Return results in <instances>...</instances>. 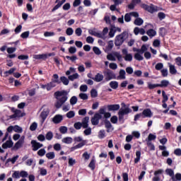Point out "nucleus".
<instances>
[{"instance_id":"f257e3e1","label":"nucleus","mask_w":181,"mask_h":181,"mask_svg":"<svg viewBox=\"0 0 181 181\" xmlns=\"http://www.w3.org/2000/svg\"><path fill=\"white\" fill-rule=\"evenodd\" d=\"M68 93L66 90H58L54 93L55 98L57 101L55 103V107L59 109L61 108L62 105L69 100Z\"/></svg>"},{"instance_id":"f03ea898","label":"nucleus","mask_w":181,"mask_h":181,"mask_svg":"<svg viewBox=\"0 0 181 181\" xmlns=\"http://www.w3.org/2000/svg\"><path fill=\"white\" fill-rule=\"evenodd\" d=\"M88 121H90V117L86 116L82 119V122H75L74 124V128L77 130L81 129V127L88 128Z\"/></svg>"},{"instance_id":"7ed1b4c3","label":"nucleus","mask_w":181,"mask_h":181,"mask_svg":"<svg viewBox=\"0 0 181 181\" xmlns=\"http://www.w3.org/2000/svg\"><path fill=\"white\" fill-rule=\"evenodd\" d=\"M166 175L171 177L172 181H181V173H177L175 175V171L172 168H167L165 170Z\"/></svg>"},{"instance_id":"20e7f679","label":"nucleus","mask_w":181,"mask_h":181,"mask_svg":"<svg viewBox=\"0 0 181 181\" xmlns=\"http://www.w3.org/2000/svg\"><path fill=\"white\" fill-rule=\"evenodd\" d=\"M128 35L127 31H124L120 35L116 36L115 40V45L117 47L122 46L124 42H125V37Z\"/></svg>"},{"instance_id":"39448f33","label":"nucleus","mask_w":181,"mask_h":181,"mask_svg":"<svg viewBox=\"0 0 181 181\" xmlns=\"http://www.w3.org/2000/svg\"><path fill=\"white\" fill-rule=\"evenodd\" d=\"M152 117V111L151 109H145L141 113L136 114L134 116V121H138L139 118H151Z\"/></svg>"},{"instance_id":"423d86ee","label":"nucleus","mask_w":181,"mask_h":181,"mask_svg":"<svg viewBox=\"0 0 181 181\" xmlns=\"http://www.w3.org/2000/svg\"><path fill=\"white\" fill-rule=\"evenodd\" d=\"M53 83H57V84H60V83H63L64 86H69V83H70V79L67 78L66 76H61L60 81L59 80V75L57 74H54L53 75Z\"/></svg>"},{"instance_id":"0eeeda50","label":"nucleus","mask_w":181,"mask_h":181,"mask_svg":"<svg viewBox=\"0 0 181 181\" xmlns=\"http://www.w3.org/2000/svg\"><path fill=\"white\" fill-rule=\"evenodd\" d=\"M137 53L134 54V59L136 60H138L139 62H142L144 60V57L141 54H142L144 52H147L148 47L146 45H143L139 49H136Z\"/></svg>"},{"instance_id":"6e6552de","label":"nucleus","mask_w":181,"mask_h":181,"mask_svg":"<svg viewBox=\"0 0 181 181\" xmlns=\"http://www.w3.org/2000/svg\"><path fill=\"white\" fill-rule=\"evenodd\" d=\"M141 8H142V9H144V11L149 12L150 13H155V12H158V6L153 4H151L149 6L148 4H142L141 5Z\"/></svg>"},{"instance_id":"1a4fd4ad","label":"nucleus","mask_w":181,"mask_h":181,"mask_svg":"<svg viewBox=\"0 0 181 181\" xmlns=\"http://www.w3.org/2000/svg\"><path fill=\"white\" fill-rule=\"evenodd\" d=\"M115 57H117L118 62H122V55L118 52H115L113 55L112 54H108L107 55V60H110V62H115L117 60Z\"/></svg>"},{"instance_id":"9d476101","label":"nucleus","mask_w":181,"mask_h":181,"mask_svg":"<svg viewBox=\"0 0 181 181\" xmlns=\"http://www.w3.org/2000/svg\"><path fill=\"white\" fill-rule=\"evenodd\" d=\"M30 144L32 146V150L34 152H36V151H39L40 148H43V144L37 142L36 140H32Z\"/></svg>"},{"instance_id":"9b49d317","label":"nucleus","mask_w":181,"mask_h":181,"mask_svg":"<svg viewBox=\"0 0 181 181\" xmlns=\"http://www.w3.org/2000/svg\"><path fill=\"white\" fill-rule=\"evenodd\" d=\"M103 74L105 76L106 81H110V80L115 78V74H114V72L110 69H107L106 71H104Z\"/></svg>"},{"instance_id":"f8f14e48","label":"nucleus","mask_w":181,"mask_h":181,"mask_svg":"<svg viewBox=\"0 0 181 181\" xmlns=\"http://www.w3.org/2000/svg\"><path fill=\"white\" fill-rule=\"evenodd\" d=\"M103 119V115L98 113H95L93 117L91 119L92 125H98L100 124V119Z\"/></svg>"},{"instance_id":"ddd939ff","label":"nucleus","mask_w":181,"mask_h":181,"mask_svg":"<svg viewBox=\"0 0 181 181\" xmlns=\"http://www.w3.org/2000/svg\"><path fill=\"white\" fill-rule=\"evenodd\" d=\"M112 1L114 2V4L110 6V11H112V12L115 11L117 12H119V10L117 8V6H118L119 5H121L122 2H124V0H112Z\"/></svg>"},{"instance_id":"4468645a","label":"nucleus","mask_w":181,"mask_h":181,"mask_svg":"<svg viewBox=\"0 0 181 181\" xmlns=\"http://www.w3.org/2000/svg\"><path fill=\"white\" fill-rule=\"evenodd\" d=\"M23 142H25V136H22L21 139L15 144L12 148V151H18V149L22 148Z\"/></svg>"},{"instance_id":"2eb2a0df","label":"nucleus","mask_w":181,"mask_h":181,"mask_svg":"<svg viewBox=\"0 0 181 181\" xmlns=\"http://www.w3.org/2000/svg\"><path fill=\"white\" fill-rule=\"evenodd\" d=\"M107 110V106H103V107H101L99 110L98 112L99 114H100L101 115H104V118H105L106 119L108 118L111 117V113L110 112H105V110Z\"/></svg>"},{"instance_id":"dca6fc26","label":"nucleus","mask_w":181,"mask_h":181,"mask_svg":"<svg viewBox=\"0 0 181 181\" xmlns=\"http://www.w3.org/2000/svg\"><path fill=\"white\" fill-rule=\"evenodd\" d=\"M105 127L107 129V132L108 133L112 132V131H114V127H112V124H111V122L107 119L105 120Z\"/></svg>"},{"instance_id":"f3484780","label":"nucleus","mask_w":181,"mask_h":181,"mask_svg":"<svg viewBox=\"0 0 181 181\" xmlns=\"http://www.w3.org/2000/svg\"><path fill=\"white\" fill-rule=\"evenodd\" d=\"M118 112L120 113L121 115H128V114L132 112V110L129 108V107H127L124 109L121 108Z\"/></svg>"},{"instance_id":"a211bd4d","label":"nucleus","mask_w":181,"mask_h":181,"mask_svg":"<svg viewBox=\"0 0 181 181\" xmlns=\"http://www.w3.org/2000/svg\"><path fill=\"white\" fill-rule=\"evenodd\" d=\"M63 121V116L62 115H56L53 118H52V122L54 124H60Z\"/></svg>"},{"instance_id":"6ab92c4d","label":"nucleus","mask_w":181,"mask_h":181,"mask_svg":"<svg viewBox=\"0 0 181 181\" xmlns=\"http://www.w3.org/2000/svg\"><path fill=\"white\" fill-rule=\"evenodd\" d=\"M1 146L3 149H8V148H12V146H13V141H12L10 138V139L3 144Z\"/></svg>"},{"instance_id":"aec40b11","label":"nucleus","mask_w":181,"mask_h":181,"mask_svg":"<svg viewBox=\"0 0 181 181\" xmlns=\"http://www.w3.org/2000/svg\"><path fill=\"white\" fill-rule=\"evenodd\" d=\"M106 108H107L108 111H118L119 110V105H108L106 106Z\"/></svg>"},{"instance_id":"412c9836","label":"nucleus","mask_w":181,"mask_h":181,"mask_svg":"<svg viewBox=\"0 0 181 181\" xmlns=\"http://www.w3.org/2000/svg\"><path fill=\"white\" fill-rule=\"evenodd\" d=\"M92 80H94V81H96V83H100L104 80V75L98 73L94 78H92Z\"/></svg>"},{"instance_id":"4be33fe9","label":"nucleus","mask_w":181,"mask_h":181,"mask_svg":"<svg viewBox=\"0 0 181 181\" xmlns=\"http://www.w3.org/2000/svg\"><path fill=\"white\" fill-rule=\"evenodd\" d=\"M49 115V110H44L41 114H40V117L42 119V124H43V122H45V121H46V118H47V116Z\"/></svg>"},{"instance_id":"5701e85b","label":"nucleus","mask_w":181,"mask_h":181,"mask_svg":"<svg viewBox=\"0 0 181 181\" xmlns=\"http://www.w3.org/2000/svg\"><path fill=\"white\" fill-rule=\"evenodd\" d=\"M86 144H87V141H83V142L78 144L75 146L71 147V151H76V149H80V148H83V146H84Z\"/></svg>"},{"instance_id":"b1692460","label":"nucleus","mask_w":181,"mask_h":181,"mask_svg":"<svg viewBox=\"0 0 181 181\" xmlns=\"http://www.w3.org/2000/svg\"><path fill=\"white\" fill-rule=\"evenodd\" d=\"M33 59H35V60H46L47 59V54H36L33 56Z\"/></svg>"},{"instance_id":"393cba45","label":"nucleus","mask_w":181,"mask_h":181,"mask_svg":"<svg viewBox=\"0 0 181 181\" xmlns=\"http://www.w3.org/2000/svg\"><path fill=\"white\" fill-rule=\"evenodd\" d=\"M126 74H127V72H125V70L120 69V71L119 72V76L117 77V78H119L120 80H125Z\"/></svg>"},{"instance_id":"a878e982","label":"nucleus","mask_w":181,"mask_h":181,"mask_svg":"<svg viewBox=\"0 0 181 181\" xmlns=\"http://www.w3.org/2000/svg\"><path fill=\"white\" fill-rule=\"evenodd\" d=\"M146 35H148L149 37H153L154 36H156V30L151 28L146 31Z\"/></svg>"},{"instance_id":"bb28decb","label":"nucleus","mask_w":181,"mask_h":181,"mask_svg":"<svg viewBox=\"0 0 181 181\" xmlns=\"http://www.w3.org/2000/svg\"><path fill=\"white\" fill-rule=\"evenodd\" d=\"M168 86H169V81L168 80H163L160 81V83H158V87H160L161 88H165Z\"/></svg>"},{"instance_id":"cd10ccee","label":"nucleus","mask_w":181,"mask_h":181,"mask_svg":"<svg viewBox=\"0 0 181 181\" xmlns=\"http://www.w3.org/2000/svg\"><path fill=\"white\" fill-rule=\"evenodd\" d=\"M110 87L113 90H117L118 88V82L117 81H112L109 83Z\"/></svg>"},{"instance_id":"c85d7f7f","label":"nucleus","mask_w":181,"mask_h":181,"mask_svg":"<svg viewBox=\"0 0 181 181\" xmlns=\"http://www.w3.org/2000/svg\"><path fill=\"white\" fill-rule=\"evenodd\" d=\"M134 25H136V26H141V25L144 24V20L141 18H137L134 20Z\"/></svg>"},{"instance_id":"c756f323","label":"nucleus","mask_w":181,"mask_h":181,"mask_svg":"<svg viewBox=\"0 0 181 181\" xmlns=\"http://www.w3.org/2000/svg\"><path fill=\"white\" fill-rule=\"evenodd\" d=\"M98 136L99 139H104V138H105L107 136V135H105V130H104V129L100 130L98 132Z\"/></svg>"},{"instance_id":"7c9ffc66","label":"nucleus","mask_w":181,"mask_h":181,"mask_svg":"<svg viewBox=\"0 0 181 181\" xmlns=\"http://www.w3.org/2000/svg\"><path fill=\"white\" fill-rule=\"evenodd\" d=\"M169 70H170V74L175 75L177 73V70H176V68L175 67V65L170 64L169 66Z\"/></svg>"},{"instance_id":"2f4dec72","label":"nucleus","mask_w":181,"mask_h":181,"mask_svg":"<svg viewBox=\"0 0 181 181\" xmlns=\"http://www.w3.org/2000/svg\"><path fill=\"white\" fill-rule=\"evenodd\" d=\"M19 158V156H16L14 157H13L12 158H8L6 161V163H9V162H11V163H15V162H16V160H18V159Z\"/></svg>"},{"instance_id":"473e14b6","label":"nucleus","mask_w":181,"mask_h":181,"mask_svg":"<svg viewBox=\"0 0 181 181\" xmlns=\"http://www.w3.org/2000/svg\"><path fill=\"white\" fill-rule=\"evenodd\" d=\"M147 84L148 90H153L154 88H156V87H159V83H151V82H148Z\"/></svg>"},{"instance_id":"72a5a7b5","label":"nucleus","mask_w":181,"mask_h":181,"mask_svg":"<svg viewBox=\"0 0 181 181\" xmlns=\"http://www.w3.org/2000/svg\"><path fill=\"white\" fill-rule=\"evenodd\" d=\"M62 142L64 144H71L73 142V138H71V137H64L62 139Z\"/></svg>"},{"instance_id":"f704fd0d","label":"nucleus","mask_w":181,"mask_h":181,"mask_svg":"<svg viewBox=\"0 0 181 181\" xmlns=\"http://www.w3.org/2000/svg\"><path fill=\"white\" fill-rule=\"evenodd\" d=\"M78 74L75 73L73 75L69 76L68 78L70 80V81H74V80H76V78H78Z\"/></svg>"},{"instance_id":"c9c22d12","label":"nucleus","mask_w":181,"mask_h":181,"mask_svg":"<svg viewBox=\"0 0 181 181\" xmlns=\"http://www.w3.org/2000/svg\"><path fill=\"white\" fill-rule=\"evenodd\" d=\"M13 131L14 132H17L18 134H22V132H23V129L18 125H15Z\"/></svg>"},{"instance_id":"e433bc0d","label":"nucleus","mask_w":181,"mask_h":181,"mask_svg":"<svg viewBox=\"0 0 181 181\" xmlns=\"http://www.w3.org/2000/svg\"><path fill=\"white\" fill-rule=\"evenodd\" d=\"M13 179H19L21 177V172L19 170L14 171L12 174Z\"/></svg>"},{"instance_id":"4c0bfd02","label":"nucleus","mask_w":181,"mask_h":181,"mask_svg":"<svg viewBox=\"0 0 181 181\" xmlns=\"http://www.w3.org/2000/svg\"><path fill=\"white\" fill-rule=\"evenodd\" d=\"M156 139V135L152 134L151 133L148 134L146 139L147 142H151V141H155Z\"/></svg>"},{"instance_id":"58836bf2","label":"nucleus","mask_w":181,"mask_h":181,"mask_svg":"<svg viewBox=\"0 0 181 181\" xmlns=\"http://www.w3.org/2000/svg\"><path fill=\"white\" fill-rule=\"evenodd\" d=\"M45 139L47 141H52V139H53V132H48L45 135Z\"/></svg>"},{"instance_id":"ea45409f","label":"nucleus","mask_w":181,"mask_h":181,"mask_svg":"<svg viewBox=\"0 0 181 181\" xmlns=\"http://www.w3.org/2000/svg\"><path fill=\"white\" fill-rule=\"evenodd\" d=\"M46 158H47V159H54V158H56V155L53 151L49 152L46 154Z\"/></svg>"},{"instance_id":"a19ab883","label":"nucleus","mask_w":181,"mask_h":181,"mask_svg":"<svg viewBox=\"0 0 181 181\" xmlns=\"http://www.w3.org/2000/svg\"><path fill=\"white\" fill-rule=\"evenodd\" d=\"M88 168H90L91 170H94L95 169V160H94V159L90 160L88 164Z\"/></svg>"},{"instance_id":"79ce46f5","label":"nucleus","mask_w":181,"mask_h":181,"mask_svg":"<svg viewBox=\"0 0 181 181\" xmlns=\"http://www.w3.org/2000/svg\"><path fill=\"white\" fill-rule=\"evenodd\" d=\"M90 97L92 98H95L96 97H98V93L97 92V90L92 89L90 90Z\"/></svg>"},{"instance_id":"37998d69","label":"nucleus","mask_w":181,"mask_h":181,"mask_svg":"<svg viewBox=\"0 0 181 181\" xmlns=\"http://www.w3.org/2000/svg\"><path fill=\"white\" fill-rule=\"evenodd\" d=\"M162 95H163L162 103H166L168 100H169V98L168 97V95H166V92H165V90H162Z\"/></svg>"},{"instance_id":"c03bdc74","label":"nucleus","mask_w":181,"mask_h":181,"mask_svg":"<svg viewBox=\"0 0 181 181\" xmlns=\"http://www.w3.org/2000/svg\"><path fill=\"white\" fill-rule=\"evenodd\" d=\"M53 148L57 151H62V145L59 143L54 144Z\"/></svg>"},{"instance_id":"a18cd8bd","label":"nucleus","mask_w":181,"mask_h":181,"mask_svg":"<svg viewBox=\"0 0 181 181\" xmlns=\"http://www.w3.org/2000/svg\"><path fill=\"white\" fill-rule=\"evenodd\" d=\"M84 129H85V130L83 131L84 135H86V136L91 135V131H92L91 127H88V126L87 128H84Z\"/></svg>"},{"instance_id":"49530a36","label":"nucleus","mask_w":181,"mask_h":181,"mask_svg":"<svg viewBox=\"0 0 181 181\" xmlns=\"http://www.w3.org/2000/svg\"><path fill=\"white\" fill-rule=\"evenodd\" d=\"M70 104H71V105H75V104H77V97L76 96H72L71 98Z\"/></svg>"},{"instance_id":"de8ad7c7","label":"nucleus","mask_w":181,"mask_h":181,"mask_svg":"<svg viewBox=\"0 0 181 181\" xmlns=\"http://www.w3.org/2000/svg\"><path fill=\"white\" fill-rule=\"evenodd\" d=\"M38 156H45L46 155V150L45 148H41L37 151Z\"/></svg>"},{"instance_id":"09e8293b","label":"nucleus","mask_w":181,"mask_h":181,"mask_svg":"<svg viewBox=\"0 0 181 181\" xmlns=\"http://www.w3.org/2000/svg\"><path fill=\"white\" fill-rule=\"evenodd\" d=\"M66 115L67 118H74L76 113L74 112V111L71 110V111L68 112Z\"/></svg>"},{"instance_id":"8fccbe9b","label":"nucleus","mask_w":181,"mask_h":181,"mask_svg":"<svg viewBox=\"0 0 181 181\" xmlns=\"http://www.w3.org/2000/svg\"><path fill=\"white\" fill-rule=\"evenodd\" d=\"M93 51L94 52L95 54H97L98 56H100V54H101V50H100V48H98V47H93Z\"/></svg>"},{"instance_id":"3c124183","label":"nucleus","mask_w":181,"mask_h":181,"mask_svg":"<svg viewBox=\"0 0 181 181\" xmlns=\"http://www.w3.org/2000/svg\"><path fill=\"white\" fill-rule=\"evenodd\" d=\"M62 1H59L57 3V5L54 6V7L52 9V12H54L56 11H57V9H59V8H61V6H62Z\"/></svg>"},{"instance_id":"603ef678","label":"nucleus","mask_w":181,"mask_h":181,"mask_svg":"<svg viewBox=\"0 0 181 181\" xmlns=\"http://www.w3.org/2000/svg\"><path fill=\"white\" fill-rule=\"evenodd\" d=\"M59 132H61V134H67V127H66V126L60 127Z\"/></svg>"},{"instance_id":"864d4df0","label":"nucleus","mask_w":181,"mask_h":181,"mask_svg":"<svg viewBox=\"0 0 181 181\" xmlns=\"http://www.w3.org/2000/svg\"><path fill=\"white\" fill-rule=\"evenodd\" d=\"M125 62H132V54H127L124 57Z\"/></svg>"},{"instance_id":"5fc2aeb1","label":"nucleus","mask_w":181,"mask_h":181,"mask_svg":"<svg viewBox=\"0 0 181 181\" xmlns=\"http://www.w3.org/2000/svg\"><path fill=\"white\" fill-rule=\"evenodd\" d=\"M158 17L160 19V21H163V19H165V18H166V14H165V13H163V12H159L158 13Z\"/></svg>"},{"instance_id":"6e6d98bb","label":"nucleus","mask_w":181,"mask_h":181,"mask_svg":"<svg viewBox=\"0 0 181 181\" xmlns=\"http://www.w3.org/2000/svg\"><path fill=\"white\" fill-rule=\"evenodd\" d=\"M112 47H114V42L110 40L107 42V50H112Z\"/></svg>"},{"instance_id":"4d7b16f0","label":"nucleus","mask_w":181,"mask_h":181,"mask_svg":"<svg viewBox=\"0 0 181 181\" xmlns=\"http://www.w3.org/2000/svg\"><path fill=\"white\" fill-rule=\"evenodd\" d=\"M37 128V123L33 122L32 124L30 126V131H36Z\"/></svg>"},{"instance_id":"13d9d810","label":"nucleus","mask_w":181,"mask_h":181,"mask_svg":"<svg viewBox=\"0 0 181 181\" xmlns=\"http://www.w3.org/2000/svg\"><path fill=\"white\" fill-rule=\"evenodd\" d=\"M66 33L68 36H71L74 33V30L71 28H68L66 30Z\"/></svg>"},{"instance_id":"bf43d9fd","label":"nucleus","mask_w":181,"mask_h":181,"mask_svg":"<svg viewBox=\"0 0 181 181\" xmlns=\"http://www.w3.org/2000/svg\"><path fill=\"white\" fill-rule=\"evenodd\" d=\"M124 21H125V22H131V13H127L124 15Z\"/></svg>"},{"instance_id":"052dcab7","label":"nucleus","mask_w":181,"mask_h":181,"mask_svg":"<svg viewBox=\"0 0 181 181\" xmlns=\"http://www.w3.org/2000/svg\"><path fill=\"white\" fill-rule=\"evenodd\" d=\"M18 59L19 60H28L29 59V55L21 54L18 57Z\"/></svg>"},{"instance_id":"680f3d73","label":"nucleus","mask_w":181,"mask_h":181,"mask_svg":"<svg viewBox=\"0 0 181 181\" xmlns=\"http://www.w3.org/2000/svg\"><path fill=\"white\" fill-rule=\"evenodd\" d=\"M110 122H112V124H117V122H118V117H117L116 115L112 116L110 118Z\"/></svg>"},{"instance_id":"e2e57ef3","label":"nucleus","mask_w":181,"mask_h":181,"mask_svg":"<svg viewBox=\"0 0 181 181\" xmlns=\"http://www.w3.org/2000/svg\"><path fill=\"white\" fill-rule=\"evenodd\" d=\"M156 70H162L163 69V63H158L155 66Z\"/></svg>"},{"instance_id":"0e129e2a","label":"nucleus","mask_w":181,"mask_h":181,"mask_svg":"<svg viewBox=\"0 0 181 181\" xmlns=\"http://www.w3.org/2000/svg\"><path fill=\"white\" fill-rule=\"evenodd\" d=\"M14 113L16 114V116H17V117H23V113H22V111H21L20 110H16L14 111Z\"/></svg>"},{"instance_id":"69168bd1","label":"nucleus","mask_w":181,"mask_h":181,"mask_svg":"<svg viewBox=\"0 0 181 181\" xmlns=\"http://www.w3.org/2000/svg\"><path fill=\"white\" fill-rule=\"evenodd\" d=\"M83 33V30H81L80 28H78L76 29L75 30V34L76 35V36H81V34Z\"/></svg>"},{"instance_id":"338daca9","label":"nucleus","mask_w":181,"mask_h":181,"mask_svg":"<svg viewBox=\"0 0 181 181\" xmlns=\"http://www.w3.org/2000/svg\"><path fill=\"white\" fill-rule=\"evenodd\" d=\"M147 146L150 148V151H155V145L151 141H147Z\"/></svg>"},{"instance_id":"774afa93","label":"nucleus","mask_w":181,"mask_h":181,"mask_svg":"<svg viewBox=\"0 0 181 181\" xmlns=\"http://www.w3.org/2000/svg\"><path fill=\"white\" fill-rule=\"evenodd\" d=\"M175 63H176L177 66H181V57H177V58H175Z\"/></svg>"}]
</instances>
